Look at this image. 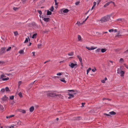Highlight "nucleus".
<instances>
[{"label":"nucleus","mask_w":128,"mask_h":128,"mask_svg":"<svg viewBox=\"0 0 128 128\" xmlns=\"http://www.w3.org/2000/svg\"><path fill=\"white\" fill-rule=\"evenodd\" d=\"M47 96L48 97L57 98L59 97L61 99H63L64 97L61 94H57L55 92V91H48L46 92Z\"/></svg>","instance_id":"nucleus-1"},{"label":"nucleus","mask_w":128,"mask_h":128,"mask_svg":"<svg viewBox=\"0 0 128 128\" xmlns=\"http://www.w3.org/2000/svg\"><path fill=\"white\" fill-rule=\"evenodd\" d=\"M110 16L109 15H107L104 17L102 18L100 20V21L101 22V23L105 22L107 21L108 20L110 19Z\"/></svg>","instance_id":"nucleus-2"},{"label":"nucleus","mask_w":128,"mask_h":128,"mask_svg":"<svg viewBox=\"0 0 128 128\" xmlns=\"http://www.w3.org/2000/svg\"><path fill=\"white\" fill-rule=\"evenodd\" d=\"M117 73L118 74H120V76L123 77L124 76V72L121 70L120 68H118L117 70Z\"/></svg>","instance_id":"nucleus-3"},{"label":"nucleus","mask_w":128,"mask_h":128,"mask_svg":"<svg viewBox=\"0 0 128 128\" xmlns=\"http://www.w3.org/2000/svg\"><path fill=\"white\" fill-rule=\"evenodd\" d=\"M69 66L72 68H75L78 66V64L76 63L74 64L73 63L70 62L69 64Z\"/></svg>","instance_id":"nucleus-4"},{"label":"nucleus","mask_w":128,"mask_h":128,"mask_svg":"<svg viewBox=\"0 0 128 128\" xmlns=\"http://www.w3.org/2000/svg\"><path fill=\"white\" fill-rule=\"evenodd\" d=\"M122 34V33L121 32V31H118L117 33L116 34L115 37L119 38L120 37L122 36L121 34Z\"/></svg>","instance_id":"nucleus-5"},{"label":"nucleus","mask_w":128,"mask_h":128,"mask_svg":"<svg viewBox=\"0 0 128 128\" xmlns=\"http://www.w3.org/2000/svg\"><path fill=\"white\" fill-rule=\"evenodd\" d=\"M6 48L5 47H2L0 49V53L1 54H2L5 53V50Z\"/></svg>","instance_id":"nucleus-6"},{"label":"nucleus","mask_w":128,"mask_h":128,"mask_svg":"<svg viewBox=\"0 0 128 128\" xmlns=\"http://www.w3.org/2000/svg\"><path fill=\"white\" fill-rule=\"evenodd\" d=\"M60 11L61 14H62V12L64 13H67L68 12L69 10L67 9H65L64 10L63 9H62L60 10Z\"/></svg>","instance_id":"nucleus-7"},{"label":"nucleus","mask_w":128,"mask_h":128,"mask_svg":"<svg viewBox=\"0 0 128 128\" xmlns=\"http://www.w3.org/2000/svg\"><path fill=\"white\" fill-rule=\"evenodd\" d=\"M14 126H20L21 124V122L20 120H18L16 122H15L14 123Z\"/></svg>","instance_id":"nucleus-8"},{"label":"nucleus","mask_w":128,"mask_h":128,"mask_svg":"<svg viewBox=\"0 0 128 128\" xmlns=\"http://www.w3.org/2000/svg\"><path fill=\"white\" fill-rule=\"evenodd\" d=\"M86 48L87 49L90 50H94L97 48V47H94L93 46H91V48H90L89 47L86 46Z\"/></svg>","instance_id":"nucleus-9"},{"label":"nucleus","mask_w":128,"mask_h":128,"mask_svg":"<svg viewBox=\"0 0 128 128\" xmlns=\"http://www.w3.org/2000/svg\"><path fill=\"white\" fill-rule=\"evenodd\" d=\"M8 97L4 95L1 98V100L3 101H6L8 100Z\"/></svg>","instance_id":"nucleus-10"},{"label":"nucleus","mask_w":128,"mask_h":128,"mask_svg":"<svg viewBox=\"0 0 128 128\" xmlns=\"http://www.w3.org/2000/svg\"><path fill=\"white\" fill-rule=\"evenodd\" d=\"M112 3L114 5L115 4L112 1H110V2L107 3L104 6V7L105 8L107 6H108L110 3Z\"/></svg>","instance_id":"nucleus-11"},{"label":"nucleus","mask_w":128,"mask_h":128,"mask_svg":"<svg viewBox=\"0 0 128 128\" xmlns=\"http://www.w3.org/2000/svg\"><path fill=\"white\" fill-rule=\"evenodd\" d=\"M68 95L70 96L68 97V98L69 99H70L71 98H73L74 97V96L72 94H68Z\"/></svg>","instance_id":"nucleus-12"},{"label":"nucleus","mask_w":128,"mask_h":128,"mask_svg":"<svg viewBox=\"0 0 128 128\" xmlns=\"http://www.w3.org/2000/svg\"><path fill=\"white\" fill-rule=\"evenodd\" d=\"M34 107L33 106H32L30 108V112H32L34 110Z\"/></svg>","instance_id":"nucleus-13"},{"label":"nucleus","mask_w":128,"mask_h":128,"mask_svg":"<svg viewBox=\"0 0 128 128\" xmlns=\"http://www.w3.org/2000/svg\"><path fill=\"white\" fill-rule=\"evenodd\" d=\"M78 38L79 41L82 42V41L81 37L80 35H78Z\"/></svg>","instance_id":"nucleus-14"},{"label":"nucleus","mask_w":128,"mask_h":128,"mask_svg":"<svg viewBox=\"0 0 128 128\" xmlns=\"http://www.w3.org/2000/svg\"><path fill=\"white\" fill-rule=\"evenodd\" d=\"M46 22H48L50 20V19L49 18H44L43 19Z\"/></svg>","instance_id":"nucleus-15"},{"label":"nucleus","mask_w":128,"mask_h":128,"mask_svg":"<svg viewBox=\"0 0 128 128\" xmlns=\"http://www.w3.org/2000/svg\"><path fill=\"white\" fill-rule=\"evenodd\" d=\"M107 80V78H106V77L105 78L104 80H101V82H102L103 84H104L105 83V81Z\"/></svg>","instance_id":"nucleus-16"},{"label":"nucleus","mask_w":128,"mask_h":128,"mask_svg":"<svg viewBox=\"0 0 128 128\" xmlns=\"http://www.w3.org/2000/svg\"><path fill=\"white\" fill-rule=\"evenodd\" d=\"M84 23H83V22L82 23H81L80 22L78 21L76 23V24H77L78 26H80L81 25H82L83 24H84Z\"/></svg>","instance_id":"nucleus-17"},{"label":"nucleus","mask_w":128,"mask_h":128,"mask_svg":"<svg viewBox=\"0 0 128 128\" xmlns=\"http://www.w3.org/2000/svg\"><path fill=\"white\" fill-rule=\"evenodd\" d=\"M30 39L28 37V38H26V40L24 42V43H26L28 42V40H30Z\"/></svg>","instance_id":"nucleus-18"},{"label":"nucleus","mask_w":128,"mask_h":128,"mask_svg":"<svg viewBox=\"0 0 128 128\" xmlns=\"http://www.w3.org/2000/svg\"><path fill=\"white\" fill-rule=\"evenodd\" d=\"M68 91L70 92H78V91L76 90H68Z\"/></svg>","instance_id":"nucleus-19"},{"label":"nucleus","mask_w":128,"mask_h":128,"mask_svg":"<svg viewBox=\"0 0 128 128\" xmlns=\"http://www.w3.org/2000/svg\"><path fill=\"white\" fill-rule=\"evenodd\" d=\"M5 89L6 91V92H10V90L8 87H6L5 88Z\"/></svg>","instance_id":"nucleus-20"},{"label":"nucleus","mask_w":128,"mask_h":128,"mask_svg":"<svg viewBox=\"0 0 128 128\" xmlns=\"http://www.w3.org/2000/svg\"><path fill=\"white\" fill-rule=\"evenodd\" d=\"M68 55L69 56H72L74 54V52H71L69 53L68 54Z\"/></svg>","instance_id":"nucleus-21"},{"label":"nucleus","mask_w":128,"mask_h":128,"mask_svg":"<svg viewBox=\"0 0 128 128\" xmlns=\"http://www.w3.org/2000/svg\"><path fill=\"white\" fill-rule=\"evenodd\" d=\"M37 33H36V34H34L32 38H36V36H37Z\"/></svg>","instance_id":"nucleus-22"},{"label":"nucleus","mask_w":128,"mask_h":128,"mask_svg":"<svg viewBox=\"0 0 128 128\" xmlns=\"http://www.w3.org/2000/svg\"><path fill=\"white\" fill-rule=\"evenodd\" d=\"M5 62L3 61H0V64L1 65H3L5 64Z\"/></svg>","instance_id":"nucleus-23"},{"label":"nucleus","mask_w":128,"mask_h":128,"mask_svg":"<svg viewBox=\"0 0 128 128\" xmlns=\"http://www.w3.org/2000/svg\"><path fill=\"white\" fill-rule=\"evenodd\" d=\"M60 80L61 82H64V83H66V81L65 80L64 78H63L60 79Z\"/></svg>","instance_id":"nucleus-24"},{"label":"nucleus","mask_w":128,"mask_h":128,"mask_svg":"<svg viewBox=\"0 0 128 128\" xmlns=\"http://www.w3.org/2000/svg\"><path fill=\"white\" fill-rule=\"evenodd\" d=\"M124 60L122 58H120L119 60V62L120 63H122L124 62Z\"/></svg>","instance_id":"nucleus-25"},{"label":"nucleus","mask_w":128,"mask_h":128,"mask_svg":"<svg viewBox=\"0 0 128 128\" xmlns=\"http://www.w3.org/2000/svg\"><path fill=\"white\" fill-rule=\"evenodd\" d=\"M77 58L78 59L79 61H81L82 60V58L79 55H77Z\"/></svg>","instance_id":"nucleus-26"},{"label":"nucleus","mask_w":128,"mask_h":128,"mask_svg":"<svg viewBox=\"0 0 128 128\" xmlns=\"http://www.w3.org/2000/svg\"><path fill=\"white\" fill-rule=\"evenodd\" d=\"M109 113L110 114L112 115H114L116 114V113L114 111H112V112H109Z\"/></svg>","instance_id":"nucleus-27"},{"label":"nucleus","mask_w":128,"mask_h":128,"mask_svg":"<svg viewBox=\"0 0 128 128\" xmlns=\"http://www.w3.org/2000/svg\"><path fill=\"white\" fill-rule=\"evenodd\" d=\"M20 112L23 114H25L26 112V110H20Z\"/></svg>","instance_id":"nucleus-28"},{"label":"nucleus","mask_w":128,"mask_h":128,"mask_svg":"<svg viewBox=\"0 0 128 128\" xmlns=\"http://www.w3.org/2000/svg\"><path fill=\"white\" fill-rule=\"evenodd\" d=\"M106 48H102L101 50V51L102 53L106 51Z\"/></svg>","instance_id":"nucleus-29"},{"label":"nucleus","mask_w":128,"mask_h":128,"mask_svg":"<svg viewBox=\"0 0 128 128\" xmlns=\"http://www.w3.org/2000/svg\"><path fill=\"white\" fill-rule=\"evenodd\" d=\"M52 12H51L50 11L48 10L47 11V15H50L52 14Z\"/></svg>","instance_id":"nucleus-30"},{"label":"nucleus","mask_w":128,"mask_h":128,"mask_svg":"<svg viewBox=\"0 0 128 128\" xmlns=\"http://www.w3.org/2000/svg\"><path fill=\"white\" fill-rule=\"evenodd\" d=\"M14 116V115H11L9 116H6V118H10L12 117H13Z\"/></svg>","instance_id":"nucleus-31"},{"label":"nucleus","mask_w":128,"mask_h":128,"mask_svg":"<svg viewBox=\"0 0 128 128\" xmlns=\"http://www.w3.org/2000/svg\"><path fill=\"white\" fill-rule=\"evenodd\" d=\"M24 51L23 50H20L19 52V53L20 54H24Z\"/></svg>","instance_id":"nucleus-32"},{"label":"nucleus","mask_w":128,"mask_h":128,"mask_svg":"<svg viewBox=\"0 0 128 128\" xmlns=\"http://www.w3.org/2000/svg\"><path fill=\"white\" fill-rule=\"evenodd\" d=\"M5 91H6L5 89H4V88L0 90L1 92L2 93H4Z\"/></svg>","instance_id":"nucleus-33"},{"label":"nucleus","mask_w":128,"mask_h":128,"mask_svg":"<svg viewBox=\"0 0 128 128\" xmlns=\"http://www.w3.org/2000/svg\"><path fill=\"white\" fill-rule=\"evenodd\" d=\"M18 95L20 96V98H22V94L21 92H20L18 94Z\"/></svg>","instance_id":"nucleus-34"},{"label":"nucleus","mask_w":128,"mask_h":128,"mask_svg":"<svg viewBox=\"0 0 128 128\" xmlns=\"http://www.w3.org/2000/svg\"><path fill=\"white\" fill-rule=\"evenodd\" d=\"M19 8L17 7H14L13 8V9L14 10L16 11L18 10Z\"/></svg>","instance_id":"nucleus-35"},{"label":"nucleus","mask_w":128,"mask_h":128,"mask_svg":"<svg viewBox=\"0 0 128 128\" xmlns=\"http://www.w3.org/2000/svg\"><path fill=\"white\" fill-rule=\"evenodd\" d=\"M91 70V68H89L88 70H87V74H88L90 70Z\"/></svg>","instance_id":"nucleus-36"},{"label":"nucleus","mask_w":128,"mask_h":128,"mask_svg":"<svg viewBox=\"0 0 128 128\" xmlns=\"http://www.w3.org/2000/svg\"><path fill=\"white\" fill-rule=\"evenodd\" d=\"M81 118L80 117L78 116L75 118V119H74L75 120H79Z\"/></svg>","instance_id":"nucleus-37"},{"label":"nucleus","mask_w":128,"mask_h":128,"mask_svg":"<svg viewBox=\"0 0 128 128\" xmlns=\"http://www.w3.org/2000/svg\"><path fill=\"white\" fill-rule=\"evenodd\" d=\"M9 79V78L8 77H7L6 78H3L2 79V80H8Z\"/></svg>","instance_id":"nucleus-38"},{"label":"nucleus","mask_w":128,"mask_h":128,"mask_svg":"<svg viewBox=\"0 0 128 128\" xmlns=\"http://www.w3.org/2000/svg\"><path fill=\"white\" fill-rule=\"evenodd\" d=\"M14 33L15 36H17L18 34V32L17 31L14 32Z\"/></svg>","instance_id":"nucleus-39"},{"label":"nucleus","mask_w":128,"mask_h":128,"mask_svg":"<svg viewBox=\"0 0 128 128\" xmlns=\"http://www.w3.org/2000/svg\"><path fill=\"white\" fill-rule=\"evenodd\" d=\"M22 83V82L21 81H20L18 82V88L20 86V84Z\"/></svg>","instance_id":"nucleus-40"},{"label":"nucleus","mask_w":128,"mask_h":128,"mask_svg":"<svg viewBox=\"0 0 128 128\" xmlns=\"http://www.w3.org/2000/svg\"><path fill=\"white\" fill-rule=\"evenodd\" d=\"M50 10L51 11H53L54 10V8L53 6L51 7L50 8Z\"/></svg>","instance_id":"nucleus-41"},{"label":"nucleus","mask_w":128,"mask_h":128,"mask_svg":"<svg viewBox=\"0 0 128 128\" xmlns=\"http://www.w3.org/2000/svg\"><path fill=\"white\" fill-rule=\"evenodd\" d=\"M11 48H12L11 47H9L6 50V51L7 52H8V51H10L11 50Z\"/></svg>","instance_id":"nucleus-42"},{"label":"nucleus","mask_w":128,"mask_h":128,"mask_svg":"<svg viewBox=\"0 0 128 128\" xmlns=\"http://www.w3.org/2000/svg\"><path fill=\"white\" fill-rule=\"evenodd\" d=\"M14 96H10V100H12L14 99Z\"/></svg>","instance_id":"nucleus-43"},{"label":"nucleus","mask_w":128,"mask_h":128,"mask_svg":"<svg viewBox=\"0 0 128 128\" xmlns=\"http://www.w3.org/2000/svg\"><path fill=\"white\" fill-rule=\"evenodd\" d=\"M35 81H35L34 82H32V83H30V84L29 85V86H31V87Z\"/></svg>","instance_id":"nucleus-44"},{"label":"nucleus","mask_w":128,"mask_h":128,"mask_svg":"<svg viewBox=\"0 0 128 128\" xmlns=\"http://www.w3.org/2000/svg\"><path fill=\"white\" fill-rule=\"evenodd\" d=\"M42 44H39L38 45V48H41L42 47Z\"/></svg>","instance_id":"nucleus-45"},{"label":"nucleus","mask_w":128,"mask_h":128,"mask_svg":"<svg viewBox=\"0 0 128 128\" xmlns=\"http://www.w3.org/2000/svg\"><path fill=\"white\" fill-rule=\"evenodd\" d=\"M54 1L55 2V5L57 6L58 3V2H57V0H54Z\"/></svg>","instance_id":"nucleus-46"},{"label":"nucleus","mask_w":128,"mask_h":128,"mask_svg":"<svg viewBox=\"0 0 128 128\" xmlns=\"http://www.w3.org/2000/svg\"><path fill=\"white\" fill-rule=\"evenodd\" d=\"M62 73L59 72L57 74V75L58 76H61L62 74Z\"/></svg>","instance_id":"nucleus-47"},{"label":"nucleus","mask_w":128,"mask_h":128,"mask_svg":"<svg viewBox=\"0 0 128 128\" xmlns=\"http://www.w3.org/2000/svg\"><path fill=\"white\" fill-rule=\"evenodd\" d=\"M22 3L23 4L25 3L27 0H21Z\"/></svg>","instance_id":"nucleus-48"},{"label":"nucleus","mask_w":128,"mask_h":128,"mask_svg":"<svg viewBox=\"0 0 128 128\" xmlns=\"http://www.w3.org/2000/svg\"><path fill=\"white\" fill-rule=\"evenodd\" d=\"M108 31L110 32H112L114 31V30L113 29L109 30Z\"/></svg>","instance_id":"nucleus-49"},{"label":"nucleus","mask_w":128,"mask_h":128,"mask_svg":"<svg viewBox=\"0 0 128 128\" xmlns=\"http://www.w3.org/2000/svg\"><path fill=\"white\" fill-rule=\"evenodd\" d=\"M80 1H78V2H76L75 3L76 5H78L79 4V3H80Z\"/></svg>","instance_id":"nucleus-50"},{"label":"nucleus","mask_w":128,"mask_h":128,"mask_svg":"<svg viewBox=\"0 0 128 128\" xmlns=\"http://www.w3.org/2000/svg\"><path fill=\"white\" fill-rule=\"evenodd\" d=\"M38 12L40 14V15L42 14V12L40 10H38Z\"/></svg>","instance_id":"nucleus-51"},{"label":"nucleus","mask_w":128,"mask_h":128,"mask_svg":"<svg viewBox=\"0 0 128 128\" xmlns=\"http://www.w3.org/2000/svg\"><path fill=\"white\" fill-rule=\"evenodd\" d=\"M100 48H98L96 50V51L97 52H100Z\"/></svg>","instance_id":"nucleus-52"},{"label":"nucleus","mask_w":128,"mask_h":128,"mask_svg":"<svg viewBox=\"0 0 128 128\" xmlns=\"http://www.w3.org/2000/svg\"><path fill=\"white\" fill-rule=\"evenodd\" d=\"M96 68H94V69H92V71L93 72H94L95 71H96Z\"/></svg>","instance_id":"nucleus-53"},{"label":"nucleus","mask_w":128,"mask_h":128,"mask_svg":"<svg viewBox=\"0 0 128 128\" xmlns=\"http://www.w3.org/2000/svg\"><path fill=\"white\" fill-rule=\"evenodd\" d=\"M0 109L2 110L4 109L3 106L0 104Z\"/></svg>","instance_id":"nucleus-54"},{"label":"nucleus","mask_w":128,"mask_h":128,"mask_svg":"<svg viewBox=\"0 0 128 128\" xmlns=\"http://www.w3.org/2000/svg\"><path fill=\"white\" fill-rule=\"evenodd\" d=\"M5 76L4 74L1 75L0 76V78H2L3 77H5Z\"/></svg>","instance_id":"nucleus-55"},{"label":"nucleus","mask_w":128,"mask_h":128,"mask_svg":"<svg viewBox=\"0 0 128 128\" xmlns=\"http://www.w3.org/2000/svg\"><path fill=\"white\" fill-rule=\"evenodd\" d=\"M101 0H98V1H97V3L98 4V5L100 2Z\"/></svg>","instance_id":"nucleus-56"},{"label":"nucleus","mask_w":128,"mask_h":128,"mask_svg":"<svg viewBox=\"0 0 128 128\" xmlns=\"http://www.w3.org/2000/svg\"><path fill=\"white\" fill-rule=\"evenodd\" d=\"M80 64L81 65V66H83V64H82V60L81 61H80Z\"/></svg>","instance_id":"nucleus-57"},{"label":"nucleus","mask_w":128,"mask_h":128,"mask_svg":"<svg viewBox=\"0 0 128 128\" xmlns=\"http://www.w3.org/2000/svg\"><path fill=\"white\" fill-rule=\"evenodd\" d=\"M127 53H128V50H126L124 52V54H126Z\"/></svg>","instance_id":"nucleus-58"},{"label":"nucleus","mask_w":128,"mask_h":128,"mask_svg":"<svg viewBox=\"0 0 128 128\" xmlns=\"http://www.w3.org/2000/svg\"><path fill=\"white\" fill-rule=\"evenodd\" d=\"M82 107L84 106V105L85 104V103H82Z\"/></svg>","instance_id":"nucleus-59"},{"label":"nucleus","mask_w":128,"mask_h":128,"mask_svg":"<svg viewBox=\"0 0 128 128\" xmlns=\"http://www.w3.org/2000/svg\"><path fill=\"white\" fill-rule=\"evenodd\" d=\"M104 115H106V116H110V115L109 114H106V113H104Z\"/></svg>","instance_id":"nucleus-60"},{"label":"nucleus","mask_w":128,"mask_h":128,"mask_svg":"<svg viewBox=\"0 0 128 128\" xmlns=\"http://www.w3.org/2000/svg\"><path fill=\"white\" fill-rule=\"evenodd\" d=\"M88 16L87 18H86V19L85 20L83 21V23H84L87 20L88 18Z\"/></svg>","instance_id":"nucleus-61"},{"label":"nucleus","mask_w":128,"mask_h":128,"mask_svg":"<svg viewBox=\"0 0 128 128\" xmlns=\"http://www.w3.org/2000/svg\"><path fill=\"white\" fill-rule=\"evenodd\" d=\"M35 52H32V54H33V56H35Z\"/></svg>","instance_id":"nucleus-62"},{"label":"nucleus","mask_w":128,"mask_h":128,"mask_svg":"<svg viewBox=\"0 0 128 128\" xmlns=\"http://www.w3.org/2000/svg\"><path fill=\"white\" fill-rule=\"evenodd\" d=\"M114 32H118V31L117 29H115L114 30Z\"/></svg>","instance_id":"nucleus-63"},{"label":"nucleus","mask_w":128,"mask_h":128,"mask_svg":"<svg viewBox=\"0 0 128 128\" xmlns=\"http://www.w3.org/2000/svg\"><path fill=\"white\" fill-rule=\"evenodd\" d=\"M96 5H94L92 7V9H93L95 7V6Z\"/></svg>","instance_id":"nucleus-64"}]
</instances>
